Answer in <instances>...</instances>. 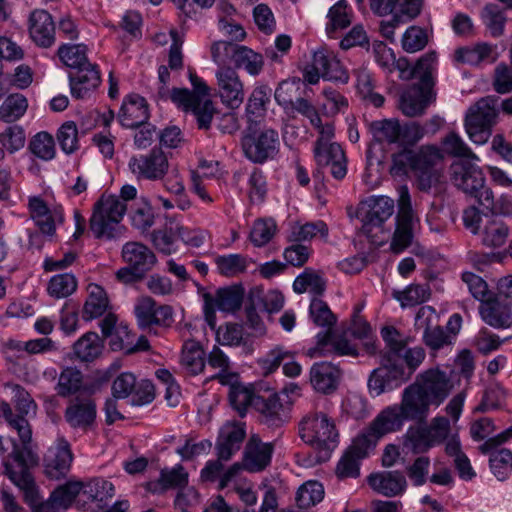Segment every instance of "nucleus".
Segmentation results:
<instances>
[{"label": "nucleus", "instance_id": "nucleus-1", "mask_svg": "<svg viewBox=\"0 0 512 512\" xmlns=\"http://www.w3.org/2000/svg\"><path fill=\"white\" fill-rule=\"evenodd\" d=\"M411 425L403 435V447L415 454L425 453L439 445L448 437V418L437 416L429 423L432 402L424 395L417 385L411 383L402 392L401 401L397 404Z\"/></svg>", "mask_w": 512, "mask_h": 512}, {"label": "nucleus", "instance_id": "nucleus-2", "mask_svg": "<svg viewBox=\"0 0 512 512\" xmlns=\"http://www.w3.org/2000/svg\"><path fill=\"white\" fill-rule=\"evenodd\" d=\"M450 182L467 196L476 199L485 209H493L494 193L485 184L481 169L475 164L477 156L456 133L450 131Z\"/></svg>", "mask_w": 512, "mask_h": 512}, {"label": "nucleus", "instance_id": "nucleus-3", "mask_svg": "<svg viewBox=\"0 0 512 512\" xmlns=\"http://www.w3.org/2000/svg\"><path fill=\"white\" fill-rule=\"evenodd\" d=\"M30 442H21L18 445L15 440L11 441L12 449L6 447L0 436V460L4 468V474L21 490L25 491L27 498L34 497V477L30 472L32 466L37 465L38 457L32 451Z\"/></svg>", "mask_w": 512, "mask_h": 512}, {"label": "nucleus", "instance_id": "nucleus-4", "mask_svg": "<svg viewBox=\"0 0 512 512\" xmlns=\"http://www.w3.org/2000/svg\"><path fill=\"white\" fill-rule=\"evenodd\" d=\"M488 210L492 213H484L474 205L466 207L462 215L463 225L478 237L483 246L491 249L500 248L507 242L510 229L505 221L494 213L495 205L493 209Z\"/></svg>", "mask_w": 512, "mask_h": 512}, {"label": "nucleus", "instance_id": "nucleus-5", "mask_svg": "<svg viewBox=\"0 0 512 512\" xmlns=\"http://www.w3.org/2000/svg\"><path fill=\"white\" fill-rule=\"evenodd\" d=\"M395 212L394 200L388 196H371L359 204L357 217L361 221L359 232L374 245L386 240L384 224Z\"/></svg>", "mask_w": 512, "mask_h": 512}, {"label": "nucleus", "instance_id": "nucleus-6", "mask_svg": "<svg viewBox=\"0 0 512 512\" xmlns=\"http://www.w3.org/2000/svg\"><path fill=\"white\" fill-rule=\"evenodd\" d=\"M498 100L495 95L481 97L467 109L464 127L474 143L484 144L491 137L500 118Z\"/></svg>", "mask_w": 512, "mask_h": 512}, {"label": "nucleus", "instance_id": "nucleus-7", "mask_svg": "<svg viewBox=\"0 0 512 512\" xmlns=\"http://www.w3.org/2000/svg\"><path fill=\"white\" fill-rule=\"evenodd\" d=\"M301 439L328 456L338 444L339 433L335 422L323 412H310L299 423Z\"/></svg>", "mask_w": 512, "mask_h": 512}, {"label": "nucleus", "instance_id": "nucleus-8", "mask_svg": "<svg viewBox=\"0 0 512 512\" xmlns=\"http://www.w3.org/2000/svg\"><path fill=\"white\" fill-rule=\"evenodd\" d=\"M127 210V205L117 195H102L94 204L89 229L98 239L116 237V226Z\"/></svg>", "mask_w": 512, "mask_h": 512}, {"label": "nucleus", "instance_id": "nucleus-9", "mask_svg": "<svg viewBox=\"0 0 512 512\" xmlns=\"http://www.w3.org/2000/svg\"><path fill=\"white\" fill-rule=\"evenodd\" d=\"M446 152L436 145L421 146L416 153V174L418 187L422 191H428L432 188L435 193H439L441 189L440 179L442 175L436 169L445 159Z\"/></svg>", "mask_w": 512, "mask_h": 512}, {"label": "nucleus", "instance_id": "nucleus-10", "mask_svg": "<svg viewBox=\"0 0 512 512\" xmlns=\"http://www.w3.org/2000/svg\"><path fill=\"white\" fill-rule=\"evenodd\" d=\"M398 194L396 227L390 244V248L394 253H400L411 245L413 240V227L416 219L412 209L408 187L406 185L400 186Z\"/></svg>", "mask_w": 512, "mask_h": 512}, {"label": "nucleus", "instance_id": "nucleus-11", "mask_svg": "<svg viewBox=\"0 0 512 512\" xmlns=\"http://www.w3.org/2000/svg\"><path fill=\"white\" fill-rule=\"evenodd\" d=\"M97 419V403L93 392H84L68 399L64 420L74 430L83 432L94 428Z\"/></svg>", "mask_w": 512, "mask_h": 512}, {"label": "nucleus", "instance_id": "nucleus-12", "mask_svg": "<svg viewBox=\"0 0 512 512\" xmlns=\"http://www.w3.org/2000/svg\"><path fill=\"white\" fill-rule=\"evenodd\" d=\"M33 486L35 495L32 500L27 498L25 491H22L25 502L32 508L33 512H61L66 510L83 488L81 482H68L56 488L49 499L43 502L35 481Z\"/></svg>", "mask_w": 512, "mask_h": 512}, {"label": "nucleus", "instance_id": "nucleus-13", "mask_svg": "<svg viewBox=\"0 0 512 512\" xmlns=\"http://www.w3.org/2000/svg\"><path fill=\"white\" fill-rule=\"evenodd\" d=\"M434 78L408 86L399 96L398 109L407 117L422 116L434 98Z\"/></svg>", "mask_w": 512, "mask_h": 512}, {"label": "nucleus", "instance_id": "nucleus-14", "mask_svg": "<svg viewBox=\"0 0 512 512\" xmlns=\"http://www.w3.org/2000/svg\"><path fill=\"white\" fill-rule=\"evenodd\" d=\"M242 149L249 160L262 164L268 159H272L278 153V132L274 129L266 128L257 135H246L242 139Z\"/></svg>", "mask_w": 512, "mask_h": 512}, {"label": "nucleus", "instance_id": "nucleus-15", "mask_svg": "<svg viewBox=\"0 0 512 512\" xmlns=\"http://www.w3.org/2000/svg\"><path fill=\"white\" fill-rule=\"evenodd\" d=\"M287 394L272 393L267 397L258 395L254 400V408L259 413L260 422L269 428L282 427L290 419V407L283 403L282 396Z\"/></svg>", "mask_w": 512, "mask_h": 512}, {"label": "nucleus", "instance_id": "nucleus-16", "mask_svg": "<svg viewBox=\"0 0 512 512\" xmlns=\"http://www.w3.org/2000/svg\"><path fill=\"white\" fill-rule=\"evenodd\" d=\"M217 92L221 102L231 109H237L244 101L243 83L230 66L220 67L216 71Z\"/></svg>", "mask_w": 512, "mask_h": 512}, {"label": "nucleus", "instance_id": "nucleus-17", "mask_svg": "<svg viewBox=\"0 0 512 512\" xmlns=\"http://www.w3.org/2000/svg\"><path fill=\"white\" fill-rule=\"evenodd\" d=\"M403 381H406L403 365L382 359L381 366L374 369L368 379V388L372 395L379 396Z\"/></svg>", "mask_w": 512, "mask_h": 512}, {"label": "nucleus", "instance_id": "nucleus-18", "mask_svg": "<svg viewBox=\"0 0 512 512\" xmlns=\"http://www.w3.org/2000/svg\"><path fill=\"white\" fill-rule=\"evenodd\" d=\"M169 163L160 148H153L148 154L132 157L129 168L138 178L148 180L162 179L168 171Z\"/></svg>", "mask_w": 512, "mask_h": 512}, {"label": "nucleus", "instance_id": "nucleus-19", "mask_svg": "<svg viewBox=\"0 0 512 512\" xmlns=\"http://www.w3.org/2000/svg\"><path fill=\"white\" fill-rule=\"evenodd\" d=\"M434 406H440L448 396V376L439 368L418 374L413 382Z\"/></svg>", "mask_w": 512, "mask_h": 512}, {"label": "nucleus", "instance_id": "nucleus-20", "mask_svg": "<svg viewBox=\"0 0 512 512\" xmlns=\"http://www.w3.org/2000/svg\"><path fill=\"white\" fill-rule=\"evenodd\" d=\"M294 82L283 81L275 91V100L285 110L296 111L308 118L312 126H320V116L316 107L306 98L298 97L293 100L291 93L295 90Z\"/></svg>", "mask_w": 512, "mask_h": 512}, {"label": "nucleus", "instance_id": "nucleus-21", "mask_svg": "<svg viewBox=\"0 0 512 512\" xmlns=\"http://www.w3.org/2000/svg\"><path fill=\"white\" fill-rule=\"evenodd\" d=\"M314 155L319 166L329 167L331 175L342 180L347 174V158L338 143L316 141Z\"/></svg>", "mask_w": 512, "mask_h": 512}, {"label": "nucleus", "instance_id": "nucleus-22", "mask_svg": "<svg viewBox=\"0 0 512 512\" xmlns=\"http://www.w3.org/2000/svg\"><path fill=\"white\" fill-rule=\"evenodd\" d=\"M436 68L437 54L434 51L421 56L415 65H411L405 57L395 58L394 69L399 71V77L404 81L416 78L418 82H426L428 79L434 78Z\"/></svg>", "mask_w": 512, "mask_h": 512}, {"label": "nucleus", "instance_id": "nucleus-23", "mask_svg": "<svg viewBox=\"0 0 512 512\" xmlns=\"http://www.w3.org/2000/svg\"><path fill=\"white\" fill-rule=\"evenodd\" d=\"M71 95L76 99H85L101 83L100 71L96 64H89L69 73Z\"/></svg>", "mask_w": 512, "mask_h": 512}, {"label": "nucleus", "instance_id": "nucleus-24", "mask_svg": "<svg viewBox=\"0 0 512 512\" xmlns=\"http://www.w3.org/2000/svg\"><path fill=\"white\" fill-rule=\"evenodd\" d=\"M273 448L272 443L262 442L257 435L251 436L245 446L243 468L251 473L263 471L270 465Z\"/></svg>", "mask_w": 512, "mask_h": 512}, {"label": "nucleus", "instance_id": "nucleus-25", "mask_svg": "<svg viewBox=\"0 0 512 512\" xmlns=\"http://www.w3.org/2000/svg\"><path fill=\"white\" fill-rule=\"evenodd\" d=\"M245 435L244 423H226L220 430L215 447L219 460H230L234 453L240 449Z\"/></svg>", "mask_w": 512, "mask_h": 512}, {"label": "nucleus", "instance_id": "nucleus-26", "mask_svg": "<svg viewBox=\"0 0 512 512\" xmlns=\"http://www.w3.org/2000/svg\"><path fill=\"white\" fill-rule=\"evenodd\" d=\"M119 121L126 128H137L147 124L149 109L145 98L138 94L127 96L118 114Z\"/></svg>", "mask_w": 512, "mask_h": 512}, {"label": "nucleus", "instance_id": "nucleus-27", "mask_svg": "<svg viewBox=\"0 0 512 512\" xmlns=\"http://www.w3.org/2000/svg\"><path fill=\"white\" fill-rule=\"evenodd\" d=\"M29 33L40 47L48 48L55 42V24L52 16L45 10H34L29 18Z\"/></svg>", "mask_w": 512, "mask_h": 512}, {"label": "nucleus", "instance_id": "nucleus-28", "mask_svg": "<svg viewBox=\"0 0 512 512\" xmlns=\"http://www.w3.org/2000/svg\"><path fill=\"white\" fill-rule=\"evenodd\" d=\"M121 256L123 261L146 275L157 262L154 252L140 242H127L123 245Z\"/></svg>", "mask_w": 512, "mask_h": 512}, {"label": "nucleus", "instance_id": "nucleus-29", "mask_svg": "<svg viewBox=\"0 0 512 512\" xmlns=\"http://www.w3.org/2000/svg\"><path fill=\"white\" fill-rule=\"evenodd\" d=\"M342 371L331 362H318L310 370V382L318 392L329 394L336 390Z\"/></svg>", "mask_w": 512, "mask_h": 512}, {"label": "nucleus", "instance_id": "nucleus-30", "mask_svg": "<svg viewBox=\"0 0 512 512\" xmlns=\"http://www.w3.org/2000/svg\"><path fill=\"white\" fill-rule=\"evenodd\" d=\"M434 313L435 311L431 306L421 307L415 317V327L424 330L423 339L425 344L433 350H438L446 344L447 335L439 325L431 326Z\"/></svg>", "mask_w": 512, "mask_h": 512}, {"label": "nucleus", "instance_id": "nucleus-31", "mask_svg": "<svg viewBox=\"0 0 512 512\" xmlns=\"http://www.w3.org/2000/svg\"><path fill=\"white\" fill-rule=\"evenodd\" d=\"M479 314L487 325L495 329H508L512 326V312L497 296L480 304Z\"/></svg>", "mask_w": 512, "mask_h": 512}, {"label": "nucleus", "instance_id": "nucleus-32", "mask_svg": "<svg viewBox=\"0 0 512 512\" xmlns=\"http://www.w3.org/2000/svg\"><path fill=\"white\" fill-rule=\"evenodd\" d=\"M368 484L374 491L387 497L400 495L407 486L406 478L400 471L372 473L368 476Z\"/></svg>", "mask_w": 512, "mask_h": 512}, {"label": "nucleus", "instance_id": "nucleus-33", "mask_svg": "<svg viewBox=\"0 0 512 512\" xmlns=\"http://www.w3.org/2000/svg\"><path fill=\"white\" fill-rule=\"evenodd\" d=\"M243 289L238 286H230L218 289L215 294L204 293L203 300L207 303L208 309L212 305L223 312H235L240 309L243 302Z\"/></svg>", "mask_w": 512, "mask_h": 512}, {"label": "nucleus", "instance_id": "nucleus-34", "mask_svg": "<svg viewBox=\"0 0 512 512\" xmlns=\"http://www.w3.org/2000/svg\"><path fill=\"white\" fill-rule=\"evenodd\" d=\"M55 390L57 396L68 399L80 393L92 392L85 384L83 373L75 367H66L60 372Z\"/></svg>", "mask_w": 512, "mask_h": 512}, {"label": "nucleus", "instance_id": "nucleus-35", "mask_svg": "<svg viewBox=\"0 0 512 512\" xmlns=\"http://www.w3.org/2000/svg\"><path fill=\"white\" fill-rule=\"evenodd\" d=\"M407 418L397 404L384 408L371 422V430L382 438L383 436L400 431Z\"/></svg>", "mask_w": 512, "mask_h": 512}, {"label": "nucleus", "instance_id": "nucleus-36", "mask_svg": "<svg viewBox=\"0 0 512 512\" xmlns=\"http://www.w3.org/2000/svg\"><path fill=\"white\" fill-rule=\"evenodd\" d=\"M271 89L266 85H260L253 89L248 97L245 113L248 121V130L256 128L261 118L266 113V105L270 102Z\"/></svg>", "mask_w": 512, "mask_h": 512}, {"label": "nucleus", "instance_id": "nucleus-37", "mask_svg": "<svg viewBox=\"0 0 512 512\" xmlns=\"http://www.w3.org/2000/svg\"><path fill=\"white\" fill-rule=\"evenodd\" d=\"M72 460L69 443L64 439L59 440L57 447L54 450L51 449L49 455L45 457L47 474L55 479L64 477L69 471Z\"/></svg>", "mask_w": 512, "mask_h": 512}, {"label": "nucleus", "instance_id": "nucleus-38", "mask_svg": "<svg viewBox=\"0 0 512 512\" xmlns=\"http://www.w3.org/2000/svg\"><path fill=\"white\" fill-rule=\"evenodd\" d=\"M454 59L461 64L477 66L483 62H495L496 55L494 54V47L492 45L488 43H478L474 46H464L456 49Z\"/></svg>", "mask_w": 512, "mask_h": 512}, {"label": "nucleus", "instance_id": "nucleus-39", "mask_svg": "<svg viewBox=\"0 0 512 512\" xmlns=\"http://www.w3.org/2000/svg\"><path fill=\"white\" fill-rule=\"evenodd\" d=\"M370 7L379 16L388 15L398 7L402 15L413 19L420 14L422 0H370Z\"/></svg>", "mask_w": 512, "mask_h": 512}, {"label": "nucleus", "instance_id": "nucleus-40", "mask_svg": "<svg viewBox=\"0 0 512 512\" xmlns=\"http://www.w3.org/2000/svg\"><path fill=\"white\" fill-rule=\"evenodd\" d=\"M313 67L322 74L326 80L347 82L348 75L341 67L338 60L324 50H318L313 54Z\"/></svg>", "mask_w": 512, "mask_h": 512}, {"label": "nucleus", "instance_id": "nucleus-41", "mask_svg": "<svg viewBox=\"0 0 512 512\" xmlns=\"http://www.w3.org/2000/svg\"><path fill=\"white\" fill-rule=\"evenodd\" d=\"M103 340L96 332H87L73 345V354L81 362H93L103 351Z\"/></svg>", "mask_w": 512, "mask_h": 512}, {"label": "nucleus", "instance_id": "nucleus-42", "mask_svg": "<svg viewBox=\"0 0 512 512\" xmlns=\"http://www.w3.org/2000/svg\"><path fill=\"white\" fill-rule=\"evenodd\" d=\"M88 297L85 301L82 317L86 321L102 316L109 305L105 290L98 284L90 283L87 286Z\"/></svg>", "mask_w": 512, "mask_h": 512}, {"label": "nucleus", "instance_id": "nucleus-43", "mask_svg": "<svg viewBox=\"0 0 512 512\" xmlns=\"http://www.w3.org/2000/svg\"><path fill=\"white\" fill-rule=\"evenodd\" d=\"M381 336L388 347V352L382 359H390L391 362L400 363L401 353L408 344V338L393 326H385L381 330Z\"/></svg>", "mask_w": 512, "mask_h": 512}, {"label": "nucleus", "instance_id": "nucleus-44", "mask_svg": "<svg viewBox=\"0 0 512 512\" xmlns=\"http://www.w3.org/2000/svg\"><path fill=\"white\" fill-rule=\"evenodd\" d=\"M205 353L199 342L188 340L182 348L181 362L184 368L193 375L201 373L205 368Z\"/></svg>", "mask_w": 512, "mask_h": 512}, {"label": "nucleus", "instance_id": "nucleus-45", "mask_svg": "<svg viewBox=\"0 0 512 512\" xmlns=\"http://www.w3.org/2000/svg\"><path fill=\"white\" fill-rule=\"evenodd\" d=\"M392 296L403 308L413 307L426 302L431 296V290L427 284H411L404 290H394Z\"/></svg>", "mask_w": 512, "mask_h": 512}, {"label": "nucleus", "instance_id": "nucleus-46", "mask_svg": "<svg viewBox=\"0 0 512 512\" xmlns=\"http://www.w3.org/2000/svg\"><path fill=\"white\" fill-rule=\"evenodd\" d=\"M320 235L322 238L328 236V226L323 221L308 222L305 224L295 223L291 226V230L288 236L289 242L300 243L309 241Z\"/></svg>", "mask_w": 512, "mask_h": 512}, {"label": "nucleus", "instance_id": "nucleus-47", "mask_svg": "<svg viewBox=\"0 0 512 512\" xmlns=\"http://www.w3.org/2000/svg\"><path fill=\"white\" fill-rule=\"evenodd\" d=\"M233 63L236 68H242L248 74L257 76L263 70L264 58L262 54L255 52L251 48L239 45Z\"/></svg>", "mask_w": 512, "mask_h": 512}, {"label": "nucleus", "instance_id": "nucleus-48", "mask_svg": "<svg viewBox=\"0 0 512 512\" xmlns=\"http://www.w3.org/2000/svg\"><path fill=\"white\" fill-rule=\"evenodd\" d=\"M317 344L321 349L329 346L330 349L337 355L344 356H357V349L345 337L335 335L332 331L326 330L325 332L317 335Z\"/></svg>", "mask_w": 512, "mask_h": 512}, {"label": "nucleus", "instance_id": "nucleus-49", "mask_svg": "<svg viewBox=\"0 0 512 512\" xmlns=\"http://www.w3.org/2000/svg\"><path fill=\"white\" fill-rule=\"evenodd\" d=\"M28 108V102L24 95L15 93L9 95L0 106V120L12 123L20 119Z\"/></svg>", "mask_w": 512, "mask_h": 512}, {"label": "nucleus", "instance_id": "nucleus-50", "mask_svg": "<svg viewBox=\"0 0 512 512\" xmlns=\"http://www.w3.org/2000/svg\"><path fill=\"white\" fill-rule=\"evenodd\" d=\"M86 53L87 47L83 44H64L58 49V56L63 64L74 70L91 64Z\"/></svg>", "mask_w": 512, "mask_h": 512}, {"label": "nucleus", "instance_id": "nucleus-51", "mask_svg": "<svg viewBox=\"0 0 512 512\" xmlns=\"http://www.w3.org/2000/svg\"><path fill=\"white\" fill-rule=\"evenodd\" d=\"M326 288V282L322 276L312 269H305L302 274L296 277L293 289L296 293H304L309 290L311 293L322 295Z\"/></svg>", "mask_w": 512, "mask_h": 512}, {"label": "nucleus", "instance_id": "nucleus-52", "mask_svg": "<svg viewBox=\"0 0 512 512\" xmlns=\"http://www.w3.org/2000/svg\"><path fill=\"white\" fill-rule=\"evenodd\" d=\"M371 131L376 141L383 143L400 142L401 125L396 119H384L371 123Z\"/></svg>", "mask_w": 512, "mask_h": 512}, {"label": "nucleus", "instance_id": "nucleus-53", "mask_svg": "<svg viewBox=\"0 0 512 512\" xmlns=\"http://www.w3.org/2000/svg\"><path fill=\"white\" fill-rule=\"evenodd\" d=\"M30 152L43 161H50L55 157V141L48 132H39L34 135L28 145Z\"/></svg>", "mask_w": 512, "mask_h": 512}, {"label": "nucleus", "instance_id": "nucleus-54", "mask_svg": "<svg viewBox=\"0 0 512 512\" xmlns=\"http://www.w3.org/2000/svg\"><path fill=\"white\" fill-rule=\"evenodd\" d=\"M351 23L348 14V5L345 0L338 1L328 12V22L326 24V32L330 37L338 30L348 27Z\"/></svg>", "mask_w": 512, "mask_h": 512}, {"label": "nucleus", "instance_id": "nucleus-55", "mask_svg": "<svg viewBox=\"0 0 512 512\" xmlns=\"http://www.w3.org/2000/svg\"><path fill=\"white\" fill-rule=\"evenodd\" d=\"M323 497V485L317 481H308L298 489L296 503L299 508L306 509L322 501Z\"/></svg>", "mask_w": 512, "mask_h": 512}, {"label": "nucleus", "instance_id": "nucleus-56", "mask_svg": "<svg viewBox=\"0 0 512 512\" xmlns=\"http://www.w3.org/2000/svg\"><path fill=\"white\" fill-rule=\"evenodd\" d=\"M220 274L234 277L247 269V258L241 254L220 255L215 258Z\"/></svg>", "mask_w": 512, "mask_h": 512}, {"label": "nucleus", "instance_id": "nucleus-57", "mask_svg": "<svg viewBox=\"0 0 512 512\" xmlns=\"http://www.w3.org/2000/svg\"><path fill=\"white\" fill-rule=\"evenodd\" d=\"M188 483V474L185 472L184 468L180 465L177 467L166 471L162 470L160 474V479L158 483H150L149 489L153 492L157 491L156 486L160 485L162 490H167L170 488H183Z\"/></svg>", "mask_w": 512, "mask_h": 512}, {"label": "nucleus", "instance_id": "nucleus-58", "mask_svg": "<svg viewBox=\"0 0 512 512\" xmlns=\"http://www.w3.org/2000/svg\"><path fill=\"white\" fill-rule=\"evenodd\" d=\"M77 288V280L70 273L58 274L53 276L47 287L50 296L60 299L71 295Z\"/></svg>", "mask_w": 512, "mask_h": 512}, {"label": "nucleus", "instance_id": "nucleus-59", "mask_svg": "<svg viewBox=\"0 0 512 512\" xmlns=\"http://www.w3.org/2000/svg\"><path fill=\"white\" fill-rule=\"evenodd\" d=\"M489 454L492 473L498 480L504 481L512 471V452L509 449L502 448Z\"/></svg>", "mask_w": 512, "mask_h": 512}, {"label": "nucleus", "instance_id": "nucleus-60", "mask_svg": "<svg viewBox=\"0 0 512 512\" xmlns=\"http://www.w3.org/2000/svg\"><path fill=\"white\" fill-rule=\"evenodd\" d=\"M450 456L454 457L455 469L461 479L471 480L476 475L469 458L461 451L460 441L457 435L450 437Z\"/></svg>", "mask_w": 512, "mask_h": 512}, {"label": "nucleus", "instance_id": "nucleus-61", "mask_svg": "<svg viewBox=\"0 0 512 512\" xmlns=\"http://www.w3.org/2000/svg\"><path fill=\"white\" fill-rule=\"evenodd\" d=\"M255 395L249 388L243 385H232L229 390V401L234 410L243 417L249 406L254 407Z\"/></svg>", "mask_w": 512, "mask_h": 512}, {"label": "nucleus", "instance_id": "nucleus-62", "mask_svg": "<svg viewBox=\"0 0 512 512\" xmlns=\"http://www.w3.org/2000/svg\"><path fill=\"white\" fill-rule=\"evenodd\" d=\"M483 21L493 37H500L504 33L506 17L497 4H487L482 11Z\"/></svg>", "mask_w": 512, "mask_h": 512}, {"label": "nucleus", "instance_id": "nucleus-63", "mask_svg": "<svg viewBox=\"0 0 512 512\" xmlns=\"http://www.w3.org/2000/svg\"><path fill=\"white\" fill-rule=\"evenodd\" d=\"M276 230L277 225L273 219H258L250 231V240L255 246L262 247L274 237Z\"/></svg>", "mask_w": 512, "mask_h": 512}, {"label": "nucleus", "instance_id": "nucleus-64", "mask_svg": "<svg viewBox=\"0 0 512 512\" xmlns=\"http://www.w3.org/2000/svg\"><path fill=\"white\" fill-rule=\"evenodd\" d=\"M492 87L498 94H509L512 92V70L507 63L500 62L494 68Z\"/></svg>", "mask_w": 512, "mask_h": 512}]
</instances>
